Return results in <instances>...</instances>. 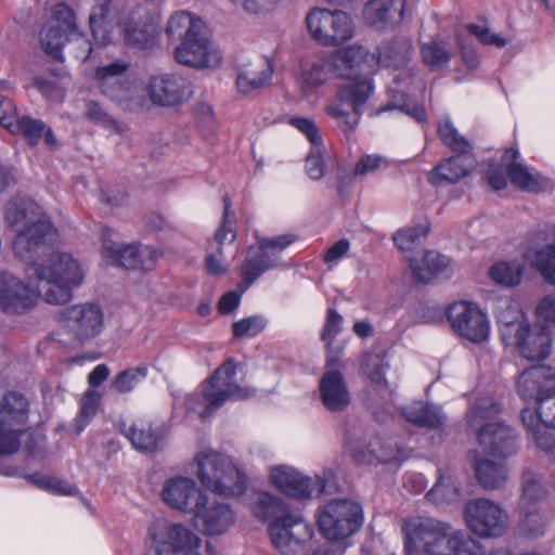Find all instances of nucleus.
Segmentation results:
<instances>
[{
	"mask_svg": "<svg viewBox=\"0 0 555 555\" xmlns=\"http://www.w3.org/2000/svg\"><path fill=\"white\" fill-rule=\"evenodd\" d=\"M375 64L362 46L337 49L330 56L302 61L295 77L298 100L309 108H317L323 98L322 87L334 74L343 81L325 105V114L345 132L353 131L375 94V81L370 73Z\"/></svg>",
	"mask_w": 555,
	"mask_h": 555,
	"instance_id": "obj_1",
	"label": "nucleus"
},
{
	"mask_svg": "<svg viewBox=\"0 0 555 555\" xmlns=\"http://www.w3.org/2000/svg\"><path fill=\"white\" fill-rule=\"evenodd\" d=\"M5 218L14 228L13 249L17 257L31 260L26 272L39 283H46L41 298L50 305H65L86 279L81 261L73 254L52 250L57 231L31 198H16L8 204Z\"/></svg>",
	"mask_w": 555,
	"mask_h": 555,
	"instance_id": "obj_2",
	"label": "nucleus"
},
{
	"mask_svg": "<svg viewBox=\"0 0 555 555\" xmlns=\"http://www.w3.org/2000/svg\"><path fill=\"white\" fill-rule=\"evenodd\" d=\"M89 15V27L95 47L105 48L120 42L146 50L156 47L160 37V16L146 10L131 16L111 8L112 0H95Z\"/></svg>",
	"mask_w": 555,
	"mask_h": 555,
	"instance_id": "obj_3",
	"label": "nucleus"
},
{
	"mask_svg": "<svg viewBox=\"0 0 555 555\" xmlns=\"http://www.w3.org/2000/svg\"><path fill=\"white\" fill-rule=\"evenodd\" d=\"M254 395L253 387L238 383L237 364L229 359L194 392L175 401L173 416L180 421L194 415L205 420L227 401L248 399Z\"/></svg>",
	"mask_w": 555,
	"mask_h": 555,
	"instance_id": "obj_4",
	"label": "nucleus"
},
{
	"mask_svg": "<svg viewBox=\"0 0 555 555\" xmlns=\"http://www.w3.org/2000/svg\"><path fill=\"white\" fill-rule=\"evenodd\" d=\"M496 320L503 343L516 348L525 359L540 361L551 354L550 331L541 325L531 326L518 300H502L496 310Z\"/></svg>",
	"mask_w": 555,
	"mask_h": 555,
	"instance_id": "obj_5",
	"label": "nucleus"
},
{
	"mask_svg": "<svg viewBox=\"0 0 555 555\" xmlns=\"http://www.w3.org/2000/svg\"><path fill=\"white\" fill-rule=\"evenodd\" d=\"M191 465L201 487L216 495L238 498L247 489L248 477L243 467L216 449L197 450Z\"/></svg>",
	"mask_w": 555,
	"mask_h": 555,
	"instance_id": "obj_6",
	"label": "nucleus"
},
{
	"mask_svg": "<svg viewBox=\"0 0 555 555\" xmlns=\"http://www.w3.org/2000/svg\"><path fill=\"white\" fill-rule=\"evenodd\" d=\"M500 404L492 397L480 398L469 409L467 423L486 452L506 457L517 451L518 443L515 430L500 421Z\"/></svg>",
	"mask_w": 555,
	"mask_h": 555,
	"instance_id": "obj_7",
	"label": "nucleus"
},
{
	"mask_svg": "<svg viewBox=\"0 0 555 555\" xmlns=\"http://www.w3.org/2000/svg\"><path fill=\"white\" fill-rule=\"evenodd\" d=\"M66 42L81 61H86L93 50L91 42L78 31L72 9L65 3H57L40 33V43L48 54L62 59V48Z\"/></svg>",
	"mask_w": 555,
	"mask_h": 555,
	"instance_id": "obj_8",
	"label": "nucleus"
},
{
	"mask_svg": "<svg viewBox=\"0 0 555 555\" xmlns=\"http://www.w3.org/2000/svg\"><path fill=\"white\" fill-rule=\"evenodd\" d=\"M146 547L154 555H203V539L188 525L166 518L151 521Z\"/></svg>",
	"mask_w": 555,
	"mask_h": 555,
	"instance_id": "obj_9",
	"label": "nucleus"
},
{
	"mask_svg": "<svg viewBox=\"0 0 555 555\" xmlns=\"http://www.w3.org/2000/svg\"><path fill=\"white\" fill-rule=\"evenodd\" d=\"M104 313L95 302H82L65 308L59 318L55 339L64 345H83L104 331Z\"/></svg>",
	"mask_w": 555,
	"mask_h": 555,
	"instance_id": "obj_10",
	"label": "nucleus"
},
{
	"mask_svg": "<svg viewBox=\"0 0 555 555\" xmlns=\"http://www.w3.org/2000/svg\"><path fill=\"white\" fill-rule=\"evenodd\" d=\"M129 63L117 60L96 67L94 80L104 95L115 101L121 108H142L145 99L138 81L129 75Z\"/></svg>",
	"mask_w": 555,
	"mask_h": 555,
	"instance_id": "obj_11",
	"label": "nucleus"
},
{
	"mask_svg": "<svg viewBox=\"0 0 555 555\" xmlns=\"http://www.w3.org/2000/svg\"><path fill=\"white\" fill-rule=\"evenodd\" d=\"M320 533L330 541H344L360 530L364 516L362 506L354 500L334 499L317 511Z\"/></svg>",
	"mask_w": 555,
	"mask_h": 555,
	"instance_id": "obj_12",
	"label": "nucleus"
},
{
	"mask_svg": "<svg viewBox=\"0 0 555 555\" xmlns=\"http://www.w3.org/2000/svg\"><path fill=\"white\" fill-rule=\"evenodd\" d=\"M268 534L281 555H299L312 541L314 528L301 513L284 509L269 522Z\"/></svg>",
	"mask_w": 555,
	"mask_h": 555,
	"instance_id": "obj_13",
	"label": "nucleus"
},
{
	"mask_svg": "<svg viewBox=\"0 0 555 555\" xmlns=\"http://www.w3.org/2000/svg\"><path fill=\"white\" fill-rule=\"evenodd\" d=\"M268 483L278 492L299 502L310 501L324 493L326 479L323 475H307L298 467L278 463L267 469Z\"/></svg>",
	"mask_w": 555,
	"mask_h": 555,
	"instance_id": "obj_14",
	"label": "nucleus"
},
{
	"mask_svg": "<svg viewBox=\"0 0 555 555\" xmlns=\"http://www.w3.org/2000/svg\"><path fill=\"white\" fill-rule=\"evenodd\" d=\"M452 533L453 531L447 524L437 519L410 518L402 528L404 551L408 555L421 553L441 555L442 548Z\"/></svg>",
	"mask_w": 555,
	"mask_h": 555,
	"instance_id": "obj_15",
	"label": "nucleus"
},
{
	"mask_svg": "<svg viewBox=\"0 0 555 555\" xmlns=\"http://www.w3.org/2000/svg\"><path fill=\"white\" fill-rule=\"evenodd\" d=\"M297 241V235L284 233L275 236H258L255 244L249 246L242 276L249 286L262 273L276 268L281 261V254Z\"/></svg>",
	"mask_w": 555,
	"mask_h": 555,
	"instance_id": "obj_16",
	"label": "nucleus"
},
{
	"mask_svg": "<svg viewBox=\"0 0 555 555\" xmlns=\"http://www.w3.org/2000/svg\"><path fill=\"white\" fill-rule=\"evenodd\" d=\"M467 528L480 539H499L511 525L507 511L489 499H476L467 502L464 509Z\"/></svg>",
	"mask_w": 555,
	"mask_h": 555,
	"instance_id": "obj_17",
	"label": "nucleus"
},
{
	"mask_svg": "<svg viewBox=\"0 0 555 555\" xmlns=\"http://www.w3.org/2000/svg\"><path fill=\"white\" fill-rule=\"evenodd\" d=\"M447 320L452 331L473 344L486 343L491 335L488 315L474 301L456 300L447 308Z\"/></svg>",
	"mask_w": 555,
	"mask_h": 555,
	"instance_id": "obj_18",
	"label": "nucleus"
},
{
	"mask_svg": "<svg viewBox=\"0 0 555 555\" xmlns=\"http://www.w3.org/2000/svg\"><path fill=\"white\" fill-rule=\"evenodd\" d=\"M26 279L11 272H0V310L11 314H22L37 305L41 289L34 275L27 272Z\"/></svg>",
	"mask_w": 555,
	"mask_h": 555,
	"instance_id": "obj_19",
	"label": "nucleus"
},
{
	"mask_svg": "<svg viewBox=\"0 0 555 555\" xmlns=\"http://www.w3.org/2000/svg\"><path fill=\"white\" fill-rule=\"evenodd\" d=\"M311 36L323 46L340 44L353 36V22L343 11L313 9L307 16Z\"/></svg>",
	"mask_w": 555,
	"mask_h": 555,
	"instance_id": "obj_20",
	"label": "nucleus"
},
{
	"mask_svg": "<svg viewBox=\"0 0 555 555\" xmlns=\"http://www.w3.org/2000/svg\"><path fill=\"white\" fill-rule=\"evenodd\" d=\"M425 90L423 78L413 76L411 70L395 75L387 86L389 103L384 111L400 109L417 121L426 120V111L420 103L414 102L417 94Z\"/></svg>",
	"mask_w": 555,
	"mask_h": 555,
	"instance_id": "obj_21",
	"label": "nucleus"
},
{
	"mask_svg": "<svg viewBox=\"0 0 555 555\" xmlns=\"http://www.w3.org/2000/svg\"><path fill=\"white\" fill-rule=\"evenodd\" d=\"M206 495L194 478L184 475L166 479L160 491V498L169 508L191 516L206 502Z\"/></svg>",
	"mask_w": 555,
	"mask_h": 555,
	"instance_id": "obj_22",
	"label": "nucleus"
},
{
	"mask_svg": "<svg viewBox=\"0 0 555 555\" xmlns=\"http://www.w3.org/2000/svg\"><path fill=\"white\" fill-rule=\"evenodd\" d=\"M173 56L179 64L195 69L214 70L223 62L222 50L204 34V30L196 33L186 41H181L175 48Z\"/></svg>",
	"mask_w": 555,
	"mask_h": 555,
	"instance_id": "obj_23",
	"label": "nucleus"
},
{
	"mask_svg": "<svg viewBox=\"0 0 555 555\" xmlns=\"http://www.w3.org/2000/svg\"><path fill=\"white\" fill-rule=\"evenodd\" d=\"M28 420V402L18 392L11 391L0 401V439L12 442L9 451L0 455H10L20 449L21 435Z\"/></svg>",
	"mask_w": 555,
	"mask_h": 555,
	"instance_id": "obj_24",
	"label": "nucleus"
},
{
	"mask_svg": "<svg viewBox=\"0 0 555 555\" xmlns=\"http://www.w3.org/2000/svg\"><path fill=\"white\" fill-rule=\"evenodd\" d=\"M0 126L12 134H22L29 144H37L42 139L49 147H54L56 140L46 125L30 117H16V108L12 101L0 95Z\"/></svg>",
	"mask_w": 555,
	"mask_h": 555,
	"instance_id": "obj_25",
	"label": "nucleus"
},
{
	"mask_svg": "<svg viewBox=\"0 0 555 555\" xmlns=\"http://www.w3.org/2000/svg\"><path fill=\"white\" fill-rule=\"evenodd\" d=\"M192 519L203 535L220 537L233 528L236 514L229 503L206 495V502L198 506Z\"/></svg>",
	"mask_w": 555,
	"mask_h": 555,
	"instance_id": "obj_26",
	"label": "nucleus"
},
{
	"mask_svg": "<svg viewBox=\"0 0 555 555\" xmlns=\"http://www.w3.org/2000/svg\"><path fill=\"white\" fill-rule=\"evenodd\" d=\"M146 91L154 104L171 107L186 102L193 94V87L180 75L159 73L151 76Z\"/></svg>",
	"mask_w": 555,
	"mask_h": 555,
	"instance_id": "obj_27",
	"label": "nucleus"
},
{
	"mask_svg": "<svg viewBox=\"0 0 555 555\" xmlns=\"http://www.w3.org/2000/svg\"><path fill=\"white\" fill-rule=\"evenodd\" d=\"M517 393L526 402L537 406L555 395V369L550 365H535L524 370L517 379Z\"/></svg>",
	"mask_w": 555,
	"mask_h": 555,
	"instance_id": "obj_28",
	"label": "nucleus"
},
{
	"mask_svg": "<svg viewBox=\"0 0 555 555\" xmlns=\"http://www.w3.org/2000/svg\"><path fill=\"white\" fill-rule=\"evenodd\" d=\"M546 231L543 229L531 232L522 250V259L545 282L555 285V242L544 243Z\"/></svg>",
	"mask_w": 555,
	"mask_h": 555,
	"instance_id": "obj_29",
	"label": "nucleus"
},
{
	"mask_svg": "<svg viewBox=\"0 0 555 555\" xmlns=\"http://www.w3.org/2000/svg\"><path fill=\"white\" fill-rule=\"evenodd\" d=\"M503 162L506 166L508 179L516 188L532 193L552 188L551 179L537 169L527 166L517 149H506L503 153Z\"/></svg>",
	"mask_w": 555,
	"mask_h": 555,
	"instance_id": "obj_30",
	"label": "nucleus"
},
{
	"mask_svg": "<svg viewBox=\"0 0 555 555\" xmlns=\"http://www.w3.org/2000/svg\"><path fill=\"white\" fill-rule=\"evenodd\" d=\"M406 14V0H369L363 8L367 25L378 30L393 29Z\"/></svg>",
	"mask_w": 555,
	"mask_h": 555,
	"instance_id": "obj_31",
	"label": "nucleus"
},
{
	"mask_svg": "<svg viewBox=\"0 0 555 555\" xmlns=\"http://www.w3.org/2000/svg\"><path fill=\"white\" fill-rule=\"evenodd\" d=\"M321 400L331 412L345 410L350 401L351 395L344 375L336 370L327 369L319 382Z\"/></svg>",
	"mask_w": 555,
	"mask_h": 555,
	"instance_id": "obj_32",
	"label": "nucleus"
},
{
	"mask_svg": "<svg viewBox=\"0 0 555 555\" xmlns=\"http://www.w3.org/2000/svg\"><path fill=\"white\" fill-rule=\"evenodd\" d=\"M273 68L267 61L248 62L237 66L235 88L242 95H250L254 92L270 85Z\"/></svg>",
	"mask_w": 555,
	"mask_h": 555,
	"instance_id": "obj_33",
	"label": "nucleus"
},
{
	"mask_svg": "<svg viewBox=\"0 0 555 555\" xmlns=\"http://www.w3.org/2000/svg\"><path fill=\"white\" fill-rule=\"evenodd\" d=\"M412 42L409 38H396L391 41L383 43L377 53H372L367 50L375 64L370 73L371 79L374 80V75L379 67L399 69L404 66L412 56Z\"/></svg>",
	"mask_w": 555,
	"mask_h": 555,
	"instance_id": "obj_34",
	"label": "nucleus"
},
{
	"mask_svg": "<svg viewBox=\"0 0 555 555\" xmlns=\"http://www.w3.org/2000/svg\"><path fill=\"white\" fill-rule=\"evenodd\" d=\"M389 363L385 354L379 352H367L361 362V372L370 385L378 392V396L386 403L392 401L395 395L393 386L385 378V372Z\"/></svg>",
	"mask_w": 555,
	"mask_h": 555,
	"instance_id": "obj_35",
	"label": "nucleus"
},
{
	"mask_svg": "<svg viewBox=\"0 0 555 555\" xmlns=\"http://www.w3.org/2000/svg\"><path fill=\"white\" fill-rule=\"evenodd\" d=\"M475 166L470 152L457 153L440 164L428 173V180L434 185L455 183L466 177Z\"/></svg>",
	"mask_w": 555,
	"mask_h": 555,
	"instance_id": "obj_36",
	"label": "nucleus"
},
{
	"mask_svg": "<svg viewBox=\"0 0 555 555\" xmlns=\"http://www.w3.org/2000/svg\"><path fill=\"white\" fill-rule=\"evenodd\" d=\"M414 276L421 282H429L436 276H450L453 272L452 260L437 251L428 250L421 259L409 258Z\"/></svg>",
	"mask_w": 555,
	"mask_h": 555,
	"instance_id": "obj_37",
	"label": "nucleus"
},
{
	"mask_svg": "<svg viewBox=\"0 0 555 555\" xmlns=\"http://www.w3.org/2000/svg\"><path fill=\"white\" fill-rule=\"evenodd\" d=\"M203 20L186 11H177L170 15L165 27V34L170 41H186L203 31Z\"/></svg>",
	"mask_w": 555,
	"mask_h": 555,
	"instance_id": "obj_38",
	"label": "nucleus"
},
{
	"mask_svg": "<svg viewBox=\"0 0 555 555\" xmlns=\"http://www.w3.org/2000/svg\"><path fill=\"white\" fill-rule=\"evenodd\" d=\"M125 435L139 451L154 452L164 444L162 428H153L151 424L143 421L133 423Z\"/></svg>",
	"mask_w": 555,
	"mask_h": 555,
	"instance_id": "obj_39",
	"label": "nucleus"
},
{
	"mask_svg": "<svg viewBox=\"0 0 555 555\" xmlns=\"http://www.w3.org/2000/svg\"><path fill=\"white\" fill-rule=\"evenodd\" d=\"M103 243L101 246V256L104 262L109 266L122 267L126 269H138L137 243L118 244L105 237L103 232Z\"/></svg>",
	"mask_w": 555,
	"mask_h": 555,
	"instance_id": "obj_40",
	"label": "nucleus"
},
{
	"mask_svg": "<svg viewBox=\"0 0 555 555\" xmlns=\"http://www.w3.org/2000/svg\"><path fill=\"white\" fill-rule=\"evenodd\" d=\"M406 421L424 427L438 428L444 422V415L440 406L415 401L402 409Z\"/></svg>",
	"mask_w": 555,
	"mask_h": 555,
	"instance_id": "obj_41",
	"label": "nucleus"
},
{
	"mask_svg": "<svg viewBox=\"0 0 555 555\" xmlns=\"http://www.w3.org/2000/svg\"><path fill=\"white\" fill-rule=\"evenodd\" d=\"M249 507L253 514L262 520L273 519L284 509H291L286 502L269 491H255L249 499Z\"/></svg>",
	"mask_w": 555,
	"mask_h": 555,
	"instance_id": "obj_42",
	"label": "nucleus"
},
{
	"mask_svg": "<svg viewBox=\"0 0 555 555\" xmlns=\"http://www.w3.org/2000/svg\"><path fill=\"white\" fill-rule=\"evenodd\" d=\"M521 417L537 447L555 455V436L547 429L550 425H544L537 420L533 410L530 408L522 411Z\"/></svg>",
	"mask_w": 555,
	"mask_h": 555,
	"instance_id": "obj_43",
	"label": "nucleus"
},
{
	"mask_svg": "<svg viewBox=\"0 0 555 555\" xmlns=\"http://www.w3.org/2000/svg\"><path fill=\"white\" fill-rule=\"evenodd\" d=\"M475 473L477 480L486 489H496L508 478L507 467L490 460L477 461Z\"/></svg>",
	"mask_w": 555,
	"mask_h": 555,
	"instance_id": "obj_44",
	"label": "nucleus"
},
{
	"mask_svg": "<svg viewBox=\"0 0 555 555\" xmlns=\"http://www.w3.org/2000/svg\"><path fill=\"white\" fill-rule=\"evenodd\" d=\"M24 477L38 489L53 494L74 496L78 493V489L74 485L40 472L26 474Z\"/></svg>",
	"mask_w": 555,
	"mask_h": 555,
	"instance_id": "obj_45",
	"label": "nucleus"
},
{
	"mask_svg": "<svg viewBox=\"0 0 555 555\" xmlns=\"http://www.w3.org/2000/svg\"><path fill=\"white\" fill-rule=\"evenodd\" d=\"M525 267L517 260L499 261L489 269L491 280L503 286H517L520 284Z\"/></svg>",
	"mask_w": 555,
	"mask_h": 555,
	"instance_id": "obj_46",
	"label": "nucleus"
},
{
	"mask_svg": "<svg viewBox=\"0 0 555 555\" xmlns=\"http://www.w3.org/2000/svg\"><path fill=\"white\" fill-rule=\"evenodd\" d=\"M423 62L431 69L446 67L452 55L451 47L444 40L433 39L421 47Z\"/></svg>",
	"mask_w": 555,
	"mask_h": 555,
	"instance_id": "obj_47",
	"label": "nucleus"
},
{
	"mask_svg": "<svg viewBox=\"0 0 555 555\" xmlns=\"http://www.w3.org/2000/svg\"><path fill=\"white\" fill-rule=\"evenodd\" d=\"M101 402V395L94 389H88L79 402V411L74 422V433L80 435L95 416Z\"/></svg>",
	"mask_w": 555,
	"mask_h": 555,
	"instance_id": "obj_48",
	"label": "nucleus"
},
{
	"mask_svg": "<svg viewBox=\"0 0 555 555\" xmlns=\"http://www.w3.org/2000/svg\"><path fill=\"white\" fill-rule=\"evenodd\" d=\"M527 512L519 524V531L528 538H539L544 535L550 524V517L545 511L540 507L532 509L526 508Z\"/></svg>",
	"mask_w": 555,
	"mask_h": 555,
	"instance_id": "obj_49",
	"label": "nucleus"
},
{
	"mask_svg": "<svg viewBox=\"0 0 555 555\" xmlns=\"http://www.w3.org/2000/svg\"><path fill=\"white\" fill-rule=\"evenodd\" d=\"M438 134L443 144L455 153L470 152L472 150L469 141L457 131L448 116L439 119Z\"/></svg>",
	"mask_w": 555,
	"mask_h": 555,
	"instance_id": "obj_50",
	"label": "nucleus"
},
{
	"mask_svg": "<svg viewBox=\"0 0 555 555\" xmlns=\"http://www.w3.org/2000/svg\"><path fill=\"white\" fill-rule=\"evenodd\" d=\"M427 232L428 225L426 222L405 227L395 233L393 242L400 250L410 253L420 245L422 238L427 235Z\"/></svg>",
	"mask_w": 555,
	"mask_h": 555,
	"instance_id": "obj_51",
	"label": "nucleus"
},
{
	"mask_svg": "<svg viewBox=\"0 0 555 555\" xmlns=\"http://www.w3.org/2000/svg\"><path fill=\"white\" fill-rule=\"evenodd\" d=\"M426 496L435 504L442 505L456 501L460 493L451 475H440L438 481Z\"/></svg>",
	"mask_w": 555,
	"mask_h": 555,
	"instance_id": "obj_52",
	"label": "nucleus"
},
{
	"mask_svg": "<svg viewBox=\"0 0 555 555\" xmlns=\"http://www.w3.org/2000/svg\"><path fill=\"white\" fill-rule=\"evenodd\" d=\"M236 238V230L234 223L229 220L228 211L225 210L223 220L216 231L215 237L208 242V248L223 251H235L234 241Z\"/></svg>",
	"mask_w": 555,
	"mask_h": 555,
	"instance_id": "obj_53",
	"label": "nucleus"
},
{
	"mask_svg": "<svg viewBox=\"0 0 555 555\" xmlns=\"http://www.w3.org/2000/svg\"><path fill=\"white\" fill-rule=\"evenodd\" d=\"M268 320L260 314L243 318L232 324V334L236 339L256 337L264 331Z\"/></svg>",
	"mask_w": 555,
	"mask_h": 555,
	"instance_id": "obj_54",
	"label": "nucleus"
},
{
	"mask_svg": "<svg viewBox=\"0 0 555 555\" xmlns=\"http://www.w3.org/2000/svg\"><path fill=\"white\" fill-rule=\"evenodd\" d=\"M546 494L540 478L531 472L524 475L522 493L520 500L521 508H529L540 502Z\"/></svg>",
	"mask_w": 555,
	"mask_h": 555,
	"instance_id": "obj_55",
	"label": "nucleus"
},
{
	"mask_svg": "<svg viewBox=\"0 0 555 555\" xmlns=\"http://www.w3.org/2000/svg\"><path fill=\"white\" fill-rule=\"evenodd\" d=\"M146 376V366L130 367L116 375L113 387L119 393H128L143 382Z\"/></svg>",
	"mask_w": 555,
	"mask_h": 555,
	"instance_id": "obj_56",
	"label": "nucleus"
},
{
	"mask_svg": "<svg viewBox=\"0 0 555 555\" xmlns=\"http://www.w3.org/2000/svg\"><path fill=\"white\" fill-rule=\"evenodd\" d=\"M446 546L448 555H485L483 548L475 541L467 539L462 532L453 531Z\"/></svg>",
	"mask_w": 555,
	"mask_h": 555,
	"instance_id": "obj_57",
	"label": "nucleus"
},
{
	"mask_svg": "<svg viewBox=\"0 0 555 555\" xmlns=\"http://www.w3.org/2000/svg\"><path fill=\"white\" fill-rule=\"evenodd\" d=\"M466 31L473 35L483 46L503 48L507 44L508 39L500 33L492 30L488 24H470L466 27Z\"/></svg>",
	"mask_w": 555,
	"mask_h": 555,
	"instance_id": "obj_58",
	"label": "nucleus"
},
{
	"mask_svg": "<svg viewBox=\"0 0 555 555\" xmlns=\"http://www.w3.org/2000/svg\"><path fill=\"white\" fill-rule=\"evenodd\" d=\"M354 460L360 464L373 465L376 462H391L398 460V452L392 446H382L379 449H372L369 453L357 451L353 453Z\"/></svg>",
	"mask_w": 555,
	"mask_h": 555,
	"instance_id": "obj_59",
	"label": "nucleus"
},
{
	"mask_svg": "<svg viewBox=\"0 0 555 555\" xmlns=\"http://www.w3.org/2000/svg\"><path fill=\"white\" fill-rule=\"evenodd\" d=\"M289 125L304 134L315 147L322 143V135L317 122L312 118L295 116L289 119Z\"/></svg>",
	"mask_w": 555,
	"mask_h": 555,
	"instance_id": "obj_60",
	"label": "nucleus"
},
{
	"mask_svg": "<svg viewBox=\"0 0 555 555\" xmlns=\"http://www.w3.org/2000/svg\"><path fill=\"white\" fill-rule=\"evenodd\" d=\"M388 166L389 162L384 156L378 154H366L358 160L353 168V172L357 176H365L385 170Z\"/></svg>",
	"mask_w": 555,
	"mask_h": 555,
	"instance_id": "obj_61",
	"label": "nucleus"
},
{
	"mask_svg": "<svg viewBox=\"0 0 555 555\" xmlns=\"http://www.w3.org/2000/svg\"><path fill=\"white\" fill-rule=\"evenodd\" d=\"M137 251L138 269L145 271L152 270L155 262L163 256V251L158 247L140 243H137Z\"/></svg>",
	"mask_w": 555,
	"mask_h": 555,
	"instance_id": "obj_62",
	"label": "nucleus"
},
{
	"mask_svg": "<svg viewBox=\"0 0 555 555\" xmlns=\"http://www.w3.org/2000/svg\"><path fill=\"white\" fill-rule=\"evenodd\" d=\"M507 170L501 157V163H489L486 171V179L488 184L495 191H501L507 185Z\"/></svg>",
	"mask_w": 555,
	"mask_h": 555,
	"instance_id": "obj_63",
	"label": "nucleus"
},
{
	"mask_svg": "<svg viewBox=\"0 0 555 555\" xmlns=\"http://www.w3.org/2000/svg\"><path fill=\"white\" fill-rule=\"evenodd\" d=\"M535 317L545 324L555 326V293L544 296L537 304Z\"/></svg>",
	"mask_w": 555,
	"mask_h": 555,
	"instance_id": "obj_64",
	"label": "nucleus"
}]
</instances>
